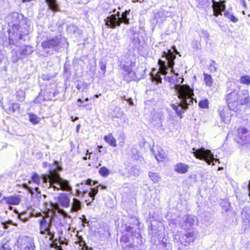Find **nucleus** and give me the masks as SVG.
Here are the masks:
<instances>
[{"label":"nucleus","mask_w":250,"mask_h":250,"mask_svg":"<svg viewBox=\"0 0 250 250\" xmlns=\"http://www.w3.org/2000/svg\"><path fill=\"white\" fill-rule=\"evenodd\" d=\"M167 80L170 83V87L175 89L178 97L180 100L179 104L180 107L174 104H171V107L174 109L178 116H181L184 110L188 108V106L193 104L194 93L193 90L187 85H181L184 79L181 77L176 80L175 76L167 77Z\"/></svg>","instance_id":"1"},{"label":"nucleus","mask_w":250,"mask_h":250,"mask_svg":"<svg viewBox=\"0 0 250 250\" xmlns=\"http://www.w3.org/2000/svg\"><path fill=\"white\" fill-rule=\"evenodd\" d=\"M49 174L43 175L42 177V182L48 187L49 192H51L52 189L71 191L72 188L68 181L61 177L58 173L61 170L58 164L55 162L52 165H49Z\"/></svg>","instance_id":"2"},{"label":"nucleus","mask_w":250,"mask_h":250,"mask_svg":"<svg viewBox=\"0 0 250 250\" xmlns=\"http://www.w3.org/2000/svg\"><path fill=\"white\" fill-rule=\"evenodd\" d=\"M182 220L180 224L181 228L189 231L185 233L178 232L174 238L177 242H180L182 245L187 246L193 242L196 238L197 232L194 229L198 224V220L195 216L190 214L183 217Z\"/></svg>","instance_id":"3"},{"label":"nucleus","mask_w":250,"mask_h":250,"mask_svg":"<svg viewBox=\"0 0 250 250\" xmlns=\"http://www.w3.org/2000/svg\"><path fill=\"white\" fill-rule=\"evenodd\" d=\"M174 52L176 54H179L175 47H174L173 52L171 50H169L167 52L165 51L163 52L162 57L165 58V60L159 59L158 63L159 65V71L155 73V70H153L151 73V79L153 82H155L157 83H161L162 78H161L160 74L166 75L167 73V67L170 68L172 72L176 75L174 76L176 77L175 82H176L177 79H178L177 76L179 74L176 73L173 69L174 60L176 57L175 54L173 53Z\"/></svg>","instance_id":"4"},{"label":"nucleus","mask_w":250,"mask_h":250,"mask_svg":"<svg viewBox=\"0 0 250 250\" xmlns=\"http://www.w3.org/2000/svg\"><path fill=\"white\" fill-rule=\"evenodd\" d=\"M50 213L52 214V212H36L34 216L38 218L37 222L39 224L40 233L44 235L45 238H48L49 240H53L55 234V231L51 229L54 218Z\"/></svg>","instance_id":"5"},{"label":"nucleus","mask_w":250,"mask_h":250,"mask_svg":"<svg viewBox=\"0 0 250 250\" xmlns=\"http://www.w3.org/2000/svg\"><path fill=\"white\" fill-rule=\"evenodd\" d=\"M227 102L229 107L235 110L239 104L242 105L249 104L250 98L247 91H234L228 93Z\"/></svg>","instance_id":"6"},{"label":"nucleus","mask_w":250,"mask_h":250,"mask_svg":"<svg viewBox=\"0 0 250 250\" xmlns=\"http://www.w3.org/2000/svg\"><path fill=\"white\" fill-rule=\"evenodd\" d=\"M130 10H125L121 15L119 12L115 14H112L105 19V25L108 28H115L117 26H120L121 23L125 24H129V19L127 18Z\"/></svg>","instance_id":"7"},{"label":"nucleus","mask_w":250,"mask_h":250,"mask_svg":"<svg viewBox=\"0 0 250 250\" xmlns=\"http://www.w3.org/2000/svg\"><path fill=\"white\" fill-rule=\"evenodd\" d=\"M192 153L196 158L205 161L208 165H214V162L219 163V159L215 158L210 150L205 149L203 147L197 149L193 148Z\"/></svg>","instance_id":"8"},{"label":"nucleus","mask_w":250,"mask_h":250,"mask_svg":"<svg viewBox=\"0 0 250 250\" xmlns=\"http://www.w3.org/2000/svg\"><path fill=\"white\" fill-rule=\"evenodd\" d=\"M62 39L56 37L43 41L42 43V46L44 49H48L59 51V49L62 47Z\"/></svg>","instance_id":"9"},{"label":"nucleus","mask_w":250,"mask_h":250,"mask_svg":"<svg viewBox=\"0 0 250 250\" xmlns=\"http://www.w3.org/2000/svg\"><path fill=\"white\" fill-rule=\"evenodd\" d=\"M219 1H216L215 0H212V8L213 11V15L217 17L219 15H222V12L225 11L226 6L225 1L219 0Z\"/></svg>","instance_id":"10"},{"label":"nucleus","mask_w":250,"mask_h":250,"mask_svg":"<svg viewBox=\"0 0 250 250\" xmlns=\"http://www.w3.org/2000/svg\"><path fill=\"white\" fill-rule=\"evenodd\" d=\"M238 136L241 140V143L248 144L250 143V130L244 127H240L238 129Z\"/></svg>","instance_id":"11"},{"label":"nucleus","mask_w":250,"mask_h":250,"mask_svg":"<svg viewBox=\"0 0 250 250\" xmlns=\"http://www.w3.org/2000/svg\"><path fill=\"white\" fill-rule=\"evenodd\" d=\"M124 69L126 73L124 76V79L126 81L129 82L132 80H135L139 79L136 72L132 71L129 66L125 65L124 66Z\"/></svg>","instance_id":"12"},{"label":"nucleus","mask_w":250,"mask_h":250,"mask_svg":"<svg viewBox=\"0 0 250 250\" xmlns=\"http://www.w3.org/2000/svg\"><path fill=\"white\" fill-rule=\"evenodd\" d=\"M5 200L6 203L8 205H17L21 202V199L19 196H11L9 197L3 196L0 203Z\"/></svg>","instance_id":"13"},{"label":"nucleus","mask_w":250,"mask_h":250,"mask_svg":"<svg viewBox=\"0 0 250 250\" xmlns=\"http://www.w3.org/2000/svg\"><path fill=\"white\" fill-rule=\"evenodd\" d=\"M168 13L165 10H159L153 13L154 18L156 20L157 22H162L166 19Z\"/></svg>","instance_id":"14"},{"label":"nucleus","mask_w":250,"mask_h":250,"mask_svg":"<svg viewBox=\"0 0 250 250\" xmlns=\"http://www.w3.org/2000/svg\"><path fill=\"white\" fill-rule=\"evenodd\" d=\"M3 108L7 113L11 114L19 109L20 105L17 103H9L3 105Z\"/></svg>","instance_id":"15"},{"label":"nucleus","mask_w":250,"mask_h":250,"mask_svg":"<svg viewBox=\"0 0 250 250\" xmlns=\"http://www.w3.org/2000/svg\"><path fill=\"white\" fill-rule=\"evenodd\" d=\"M189 166L184 163H180L177 164L174 168L176 172L180 174H185L187 173L188 170Z\"/></svg>","instance_id":"16"},{"label":"nucleus","mask_w":250,"mask_h":250,"mask_svg":"<svg viewBox=\"0 0 250 250\" xmlns=\"http://www.w3.org/2000/svg\"><path fill=\"white\" fill-rule=\"evenodd\" d=\"M48 9L56 12L59 11V7L57 3V0H45Z\"/></svg>","instance_id":"17"},{"label":"nucleus","mask_w":250,"mask_h":250,"mask_svg":"<svg viewBox=\"0 0 250 250\" xmlns=\"http://www.w3.org/2000/svg\"><path fill=\"white\" fill-rule=\"evenodd\" d=\"M104 141L110 146L116 147L117 146L116 140L113 136L112 133H109L104 137Z\"/></svg>","instance_id":"18"},{"label":"nucleus","mask_w":250,"mask_h":250,"mask_svg":"<svg viewBox=\"0 0 250 250\" xmlns=\"http://www.w3.org/2000/svg\"><path fill=\"white\" fill-rule=\"evenodd\" d=\"M59 202L64 208H68L70 205V200L65 195H62L59 198Z\"/></svg>","instance_id":"19"},{"label":"nucleus","mask_w":250,"mask_h":250,"mask_svg":"<svg viewBox=\"0 0 250 250\" xmlns=\"http://www.w3.org/2000/svg\"><path fill=\"white\" fill-rule=\"evenodd\" d=\"M82 203L81 202L76 199L74 198L72 204V207L71 208V211H77L81 209Z\"/></svg>","instance_id":"20"},{"label":"nucleus","mask_w":250,"mask_h":250,"mask_svg":"<svg viewBox=\"0 0 250 250\" xmlns=\"http://www.w3.org/2000/svg\"><path fill=\"white\" fill-rule=\"evenodd\" d=\"M128 172L131 175L137 176L140 174L141 172L140 168L138 166H132L128 169Z\"/></svg>","instance_id":"21"},{"label":"nucleus","mask_w":250,"mask_h":250,"mask_svg":"<svg viewBox=\"0 0 250 250\" xmlns=\"http://www.w3.org/2000/svg\"><path fill=\"white\" fill-rule=\"evenodd\" d=\"M204 81L207 86L211 87L214 83V80L210 75L204 73Z\"/></svg>","instance_id":"22"},{"label":"nucleus","mask_w":250,"mask_h":250,"mask_svg":"<svg viewBox=\"0 0 250 250\" xmlns=\"http://www.w3.org/2000/svg\"><path fill=\"white\" fill-rule=\"evenodd\" d=\"M238 85L234 82H229L227 84V90L228 93L232 92H237L239 89Z\"/></svg>","instance_id":"23"},{"label":"nucleus","mask_w":250,"mask_h":250,"mask_svg":"<svg viewBox=\"0 0 250 250\" xmlns=\"http://www.w3.org/2000/svg\"><path fill=\"white\" fill-rule=\"evenodd\" d=\"M148 176L154 183H158L161 180V176L157 172L150 171L148 173Z\"/></svg>","instance_id":"24"},{"label":"nucleus","mask_w":250,"mask_h":250,"mask_svg":"<svg viewBox=\"0 0 250 250\" xmlns=\"http://www.w3.org/2000/svg\"><path fill=\"white\" fill-rule=\"evenodd\" d=\"M33 51V48L31 46H24L22 47L21 54L23 55H28L31 54Z\"/></svg>","instance_id":"25"},{"label":"nucleus","mask_w":250,"mask_h":250,"mask_svg":"<svg viewBox=\"0 0 250 250\" xmlns=\"http://www.w3.org/2000/svg\"><path fill=\"white\" fill-rule=\"evenodd\" d=\"M23 250H35V246L32 239L28 240L26 246L23 248Z\"/></svg>","instance_id":"26"},{"label":"nucleus","mask_w":250,"mask_h":250,"mask_svg":"<svg viewBox=\"0 0 250 250\" xmlns=\"http://www.w3.org/2000/svg\"><path fill=\"white\" fill-rule=\"evenodd\" d=\"M49 240L51 241V243L50 244V247L51 248H54L56 250H63L62 247L58 245L57 243V239H55V237L53 240Z\"/></svg>","instance_id":"27"},{"label":"nucleus","mask_w":250,"mask_h":250,"mask_svg":"<svg viewBox=\"0 0 250 250\" xmlns=\"http://www.w3.org/2000/svg\"><path fill=\"white\" fill-rule=\"evenodd\" d=\"M129 242V239L126 235H124L122 236L120 243L122 249H126V246L125 243H128Z\"/></svg>","instance_id":"28"},{"label":"nucleus","mask_w":250,"mask_h":250,"mask_svg":"<svg viewBox=\"0 0 250 250\" xmlns=\"http://www.w3.org/2000/svg\"><path fill=\"white\" fill-rule=\"evenodd\" d=\"M99 172L101 176L105 177L109 175V170L105 167H103L100 168Z\"/></svg>","instance_id":"29"},{"label":"nucleus","mask_w":250,"mask_h":250,"mask_svg":"<svg viewBox=\"0 0 250 250\" xmlns=\"http://www.w3.org/2000/svg\"><path fill=\"white\" fill-rule=\"evenodd\" d=\"M240 81L241 83L249 85L250 84V76L249 75L242 76Z\"/></svg>","instance_id":"30"},{"label":"nucleus","mask_w":250,"mask_h":250,"mask_svg":"<svg viewBox=\"0 0 250 250\" xmlns=\"http://www.w3.org/2000/svg\"><path fill=\"white\" fill-rule=\"evenodd\" d=\"M17 98L19 101L22 102L25 98V93L22 90H18L17 92Z\"/></svg>","instance_id":"31"},{"label":"nucleus","mask_w":250,"mask_h":250,"mask_svg":"<svg viewBox=\"0 0 250 250\" xmlns=\"http://www.w3.org/2000/svg\"><path fill=\"white\" fill-rule=\"evenodd\" d=\"M29 121L34 125H36L39 123V118L35 115L30 114H29Z\"/></svg>","instance_id":"32"},{"label":"nucleus","mask_w":250,"mask_h":250,"mask_svg":"<svg viewBox=\"0 0 250 250\" xmlns=\"http://www.w3.org/2000/svg\"><path fill=\"white\" fill-rule=\"evenodd\" d=\"M158 154H155V157L158 162L162 161L165 158V154L162 149H161V152H160L159 150H158Z\"/></svg>","instance_id":"33"},{"label":"nucleus","mask_w":250,"mask_h":250,"mask_svg":"<svg viewBox=\"0 0 250 250\" xmlns=\"http://www.w3.org/2000/svg\"><path fill=\"white\" fill-rule=\"evenodd\" d=\"M79 244L80 247H81L82 250H88V247L86 245L85 241L83 240L82 237L80 238H79Z\"/></svg>","instance_id":"34"},{"label":"nucleus","mask_w":250,"mask_h":250,"mask_svg":"<svg viewBox=\"0 0 250 250\" xmlns=\"http://www.w3.org/2000/svg\"><path fill=\"white\" fill-rule=\"evenodd\" d=\"M91 191L89 192L88 194L89 196L92 198L93 201L95 199V196L97 194L98 192V188H90Z\"/></svg>","instance_id":"35"},{"label":"nucleus","mask_w":250,"mask_h":250,"mask_svg":"<svg viewBox=\"0 0 250 250\" xmlns=\"http://www.w3.org/2000/svg\"><path fill=\"white\" fill-rule=\"evenodd\" d=\"M208 102L207 99L202 100L199 103V106L203 108H206L208 107Z\"/></svg>","instance_id":"36"},{"label":"nucleus","mask_w":250,"mask_h":250,"mask_svg":"<svg viewBox=\"0 0 250 250\" xmlns=\"http://www.w3.org/2000/svg\"><path fill=\"white\" fill-rule=\"evenodd\" d=\"M11 19L13 22H17L18 21L19 14L18 13H13L9 17Z\"/></svg>","instance_id":"37"},{"label":"nucleus","mask_w":250,"mask_h":250,"mask_svg":"<svg viewBox=\"0 0 250 250\" xmlns=\"http://www.w3.org/2000/svg\"><path fill=\"white\" fill-rule=\"evenodd\" d=\"M32 180L33 182L37 185H39L41 182V179L37 174H34L32 177Z\"/></svg>","instance_id":"38"},{"label":"nucleus","mask_w":250,"mask_h":250,"mask_svg":"<svg viewBox=\"0 0 250 250\" xmlns=\"http://www.w3.org/2000/svg\"><path fill=\"white\" fill-rule=\"evenodd\" d=\"M216 62L212 60L209 65V70L210 72H215L216 71Z\"/></svg>","instance_id":"39"},{"label":"nucleus","mask_w":250,"mask_h":250,"mask_svg":"<svg viewBox=\"0 0 250 250\" xmlns=\"http://www.w3.org/2000/svg\"><path fill=\"white\" fill-rule=\"evenodd\" d=\"M125 245L126 246V249H123L124 250H136V248L133 244L128 243H125Z\"/></svg>","instance_id":"40"},{"label":"nucleus","mask_w":250,"mask_h":250,"mask_svg":"<svg viewBox=\"0 0 250 250\" xmlns=\"http://www.w3.org/2000/svg\"><path fill=\"white\" fill-rule=\"evenodd\" d=\"M57 210L58 213L63 216L64 217H67L69 216L67 212H66L63 209L58 208Z\"/></svg>","instance_id":"41"},{"label":"nucleus","mask_w":250,"mask_h":250,"mask_svg":"<svg viewBox=\"0 0 250 250\" xmlns=\"http://www.w3.org/2000/svg\"><path fill=\"white\" fill-rule=\"evenodd\" d=\"M8 225H13V223L12 221L10 220L7 222H3L2 223V225L3 228L4 229H8Z\"/></svg>","instance_id":"42"},{"label":"nucleus","mask_w":250,"mask_h":250,"mask_svg":"<svg viewBox=\"0 0 250 250\" xmlns=\"http://www.w3.org/2000/svg\"><path fill=\"white\" fill-rule=\"evenodd\" d=\"M23 188L26 189L32 195L33 194V188L29 187L27 184H23Z\"/></svg>","instance_id":"43"},{"label":"nucleus","mask_w":250,"mask_h":250,"mask_svg":"<svg viewBox=\"0 0 250 250\" xmlns=\"http://www.w3.org/2000/svg\"><path fill=\"white\" fill-rule=\"evenodd\" d=\"M0 250H11V249L8 244H4L2 245Z\"/></svg>","instance_id":"44"},{"label":"nucleus","mask_w":250,"mask_h":250,"mask_svg":"<svg viewBox=\"0 0 250 250\" xmlns=\"http://www.w3.org/2000/svg\"><path fill=\"white\" fill-rule=\"evenodd\" d=\"M220 117H221V120L224 122H227L229 121V119H227L226 118V117H225L224 113H220Z\"/></svg>","instance_id":"45"},{"label":"nucleus","mask_w":250,"mask_h":250,"mask_svg":"<svg viewBox=\"0 0 250 250\" xmlns=\"http://www.w3.org/2000/svg\"><path fill=\"white\" fill-rule=\"evenodd\" d=\"M229 18L230 20L231 21L234 22H236L238 21L237 18L232 15H231L230 17H229Z\"/></svg>","instance_id":"46"},{"label":"nucleus","mask_w":250,"mask_h":250,"mask_svg":"<svg viewBox=\"0 0 250 250\" xmlns=\"http://www.w3.org/2000/svg\"><path fill=\"white\" fill-rule=\"evenodd\" d=\"M91 182H92V180H91L88 179L87 180L83 181L82 183H81V185L84 184V185H91Z\"/></svg>","instance_id":"47"},{"label":"nucleus","mask_w":250,"mask_h":250,"mask_svg":"<svg viewBox=\"0 0 250 250\" xmlns=\"http://www.w3.org/2000/svg\"><path fill=\"white\" fill-rule=\"evenodd\" d=\"M101 69L103 71L104 73H105L106 71V65L105 64L102 63L100 65Z\"/></svg>","instance_id":"48"},{"label":"nucleus","mask_w":250,"mask_h":250,"mask_svg":"<svg viewBox=\"0 0 250 250\" xmlns=\"http://www.w3.org/2000/svg\"><path fill=\"white\" fill-rule=\"evenodd\" d=\"M77 101L78 103H80V104H78V105L79 107L85 106L87 105L86 104L83 105H82L83 101L81 99H79Z\"/></svg>","instance_id":"49"},{"label":"nucleus","mask_w":250,"mask_h":250,"mask_svg":"<svg viewBox=\"0 0 250 250\" xmlns=\"http://www.w3.org/2000/svg\"><path fill=\"white\" fill-rule=\"evenodd\" d=\"M133 229V228L130 226H127L125 227V230L127 232L131 231Z\"/></svg>","instance_id":"50"},{"label":"nucleus","mask_w":250,"mask_h":250,"mask_svg":"<svg viewBox=\"0 0 250 250\" xmlns=\"http://www.w3.org/2000/svg\"><path fill=\"white\" fill-rule=\"evenodd\" d=\"M83 220H82L83 223H85V224H88V221L86 219L85 216L84 215H83Z\"/></svg>","instance_id":"51"},{"label":"nucleus","mask_w":250,"mask_h":250,"mask_svg":"<svg viewBox=\"0 0 250 250\" xmlns=\"http://www.w3.org/2000/svg\"><path fill=\"white\" fill-rule=\"evenodd\" d=\"M65 239L64 238V240H62L61 238H60L59 239V243H60V244L61 245H63V244H66L65 242Z\"/></svg>","instance_id":"52"},{"label":"nucleus","mask_w":250,"mask_h":250,"mask_svg":"<svg viewBox=\"0 0 250 250\" xmlns=\"http://www.w3.org/2000/svg\"><path fill=\"white\" fill-rule=\"evenodd\" d=\"M127 102L128 103V104H130V105H133V103L132 102V100L130 98H129L127 100Z\"/></svg>","instance_id":"53"},{"label":"nucleus","mask_w":250,"mask_h":250,"mask_svg":"<svg viewBox=\"0 0 250 250\" xmlns=\"http://www.w3.org/2000/svg\"><path fill=\"white\" fill-rule=\"evenodd\" d=\"M81 193V191H80V190H79V189L76 190V195L77 196H80Z\"/></svg>","instance_id":"54"},{"label":"nucleus","mask_w":250,"mask_h":250,"mask_svg":"<svg viewBox=\"0 0 250 250\" xmlns=\"http://www.w3.org/2000/svg\"><path fill=\"white\" fill-rule=\"evenodd\" d=\"M135 66V62H131L130 64V66H129L130 68L131 67H134Z\"/></svg>","instance_id":"55"},{"label":"nucleus","mask_w":250,"mask_h":250,"mask_svg":"<svg viewBox=\"0 0 250 250\" xmlns=\"http://www.w3.org/2000/svg\"><path fill=\"white\" fill-rule=\"evenodd\" d=\"M42 165H43V167H47V164L46 162H43L42 163Z\"/></svg>","instance_id":"56"},{"label":"nucleus","mask_w":250,"mask_h":250,"mask_svg":"<svg viewBox=\"0 0 250 250\" xmlns=\"http://www.w3.org/2000/svg\"><path fill=\"white\" fill-rule=\"evenodd\" d=\"M136 1H139L140 2H142L143 0H133V2H135Z\"/></svg>","instance_id":"57"},{"label":"nucleus","mask_w":250,"mask_h":250,"mask_svg":"<svg viewBox=\"0 0 250 250\" xmlns=\"http://www.w3.org/2000/svg\"><path fill=\"white\" fill-rule=\"evenodd\" d=\"M87 190H83V194H84L86 193H87Z\"/></svg>","instance_id":"58"},{"label":"nucleus","mask_w":250,"mask_h":250,"mask_svg":"<svg viewBox=\"0 0 250 250\" xmlns=\"http://www.w3.org/2000/svg\"><path fill=\"white\" fill-rule=\"evenodd\" d=\"M34 189H35V190L36 191H37V192H39V191H38L39 188H37H37H34Z\"/></svg>","instance_id":"59"},{"label":"nucleus","mask_w":250,"mask_h":250,"mask_svg":"<svg viewBox=\"0 0 250 250\" xmlns=\"http://www.w3.org/2000/svg\"><path fill=\"white\" fill-rule=\"evenodd\" d=\"M227 14H228V12H227L225 11V12H224V15H225V16H227Z\"/></svg>","instance_id":"60"},{"label":"nucleus","mask_w":250,"mask_h":250,"mask_svg":"<svg viewBox=\"0 0 250 250\" xmlns=\"http://www.w3.org/2000/svg\"><path fill=\"white\" fill-rule=\"evenodd\" d=\"M89 100V99L88 98H86V99H85L84 101H86V102H87Z\"/></svg>","instance_id":"61"},{"label":"nucleus","mask_w":250,"mask_h":250,"mask_svg":"<svg viewBox=\"0 0 250 250\" xmlns=\"http://www.w3.org/2000/svg\"><path fill=\"white\" fill-rule=\"evenodd\" d=\"M124 121L125 122V120L127 119L126 117L125 116L124 117Z\"/></svg>","instance_id":"62"},{"label":"nucleus","mask_w":250,"mask_h":250,"mask_svg":"<svg viewBox=\"0 0 250 250\" xmlns=\"http://www.w3.org/2000/svg\"><path fill=\"white\" fill-rule=\"evenodd\" d=\"M99 95H97V94H96V95H95V97L96 98H98V97H99Z\"/></svg>","instance_id":"63"},{"label":"nucleus","mask_w":250,"mask_h":250,"mask_svg":"<svg viewBox=\"0 0 250 250\" xmlns=\"http://www.w3.org/2000/svg\"><path fill=\"white\" fill-rule=\"evenodd\" d=\"M248 188H250V182H249V184L248 185Z\"/></svg>","instance_id":"64"}]
</instances>
